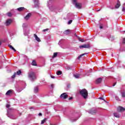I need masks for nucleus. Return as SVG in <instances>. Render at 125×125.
<instances>
[{
	"label": "nucleus",
	"mask_w": 125,
	"mask_h": 125,
	"mask_svg": "<svg viewBox=\"0 0 125 125\" xmlns=\"http://www.w3.org/2000/svg\"><path fill=\"white\" fill-rule=\"evenodd\" d=\"M96 112H97L96 108H93L88 111V113L89 114H91L92 115H94V114H96Z\"/></svg>",
	"instance_id": "10"
},
{
	"label": "nucleus",
	"mask_w": 125,
	"mask_h": 125,
	"mask_svg": "<svg viewBox=\"0 0 125 125\" xmlns=\"http://www.w3.org/2000/svg\"><path fill=\"white\" fill-rule=\"evenodd\" d=\"M117 84V82H115L112 85V86H115V85Z\"/></svg>",
	"instance_id": "50"
},
{
	"label": "nucleus",
	"mask_w": 125,
	"mask_h": 125,
	"mask_svg": "<svg viewBox=\"0 0 125 125\" xmlns=\"http://www.w3.org/2000/svg\"><path fill=\"white\" fill-rule=\"evenodd\" d=\"M7 16H8L9 17H11V16H12V14H11V13L9 12L7 14Z\"/></svg>",
	"instance_id": "34"
},
{
	"label": "nucleus",
	"mask_w": 125,
	"mask_h": 125,
	"mask_svg": "<svg viewBox=\"0 0 125 125\" xmlns=\"http://www.w3.org/2000/svg\"><path fill=\"white\" fill-rule=\"evenodd\" d=\"M8 46L9 47H10V48L12 49V50H14V51H16V50L15 49V48H14V47H13V46H12V45H9Z\"/></svg>",
	"instance_id": "29"
},
{
	"label": "nucleus",
	"mask_w": 125,
	"mask_h": 125,
	"mask_svg": "<svg viewBox=\"0 0 125 125\" xmlns=\"http://www.w3.org/2000/svg\"><path fill=\"white\" fill-rule=\"evenodd\" d=\"M31 65L32 66H37V62H36V61L33 60L31 63Z\"/></svg>",
	"instance_id": "24"
},
{
	"label": "nucleus",
	"mask_w": 125,
	"mask_h": 125,
	"mask_svg": "<svg viewBox=\"0 0 125 125\" xmlns=\"http://www.w3.org/2000/svg\"><path fill=\"white\" fill-rule=\"evenodd\" d=\"M12 113H13V109L8 108L7 113V117L12 120H16V119H17V116L13 115Z\"/></svg>",
	"instance_id": "1"
},
{
	"label": "nucleus",
	"mask_w": 125,
	"mask_h": 125,
	"mask_svg": "<svg viewBox=\"0 0 125 125\" xmlns=\"http://www.w3.org/2000/svg\"><path fill=\"white\" fill-rule=\"evenodd\" d=\"M24 88H25V87L23 88H21V89H19V87H17L16 89L17 90L19 91V92H20L21 91H22V90H23V89H24Z\"/></svg>",
	"instance_id": "27"
},
{
	"label": "nucleus",
	"mask_w": 125,
	"mask_h": 125,
	"mask_svg": "<svg viewBox=\"0 0 125 125\" xmlns=\"http://www.w3.org/2000/svg\"><path fill=\"white\" fill-rule=\"evenodd\" d=\"M39 92V87H34V93H37V92Z\"/></svg>",
	"instance_id": "25"
},
{
	"label": "nucleus",
	"mask_w": 125,
	"mask_h": 125,
	"mask_svg": "<svg viewBox=\"0 0 125 125\" xmlns=\"http://www.w3.org/2000/svg\"><path fill=\"white\" fill-rule=\"evenodd\" d=\"M28 78L31 82H35L37 80V75L36 73L34 72H30L28 73Z\"/></svg>",
	"instance_id": "3"
},
{
	"label": "nucleus",
	"mask_w": 125,
	"mask_h": 125,
	"mask_svg": "<svg viewBox=\"0 0 125 125\" xmlns=\"http://www.w3.org/2000/svg\"><path fill=\"white\" fill-rule=\"evenodd\" d=\"M46 119H44L43 120H42L41 121V125H43V124H44V123H45V121H46Z\"/></svg>",
	"instance_id": "33"
},
{
	"label": "nucleus",
	"mask_w": 125,
	"mask_h": 125,
	"mask_svg": "<svg viewBox=\"0 0 125 125\" xmlns=\"http://www.w3.org/2000/svg\"><path fill=\"white\" fill-rule=\"evenodd\" d=\"M42 82L44 84H45V83H46V82H45V81L44 80H43Z\"/></svg>",
	"instance_id": "54"
},
{
	"label": "nucleus",
	"mask_w": 125,
	"mask_h": 125,
	"mask_svg": "<svg viewBox=\"0 0 125 125\" xmlns=\"http://www.w3.org/2000/svg\"><path fill=\"white\" fill-rule=\"evenodd\" d=\"M16 73V75H18L19 76H20V75H21V74H22V71H21V70H19L18 71H17Z\"/></svg>",
	"instance_id": "23"
},
{
	"label": "nucleus",
	"mask_w": 125,
	"mask_h": 125,
	"mask_svg": "<svg viewBox=\"0 0 125 125\" xmlns=\"http://www.w3.org/2000/svg\"><path fill=\"white\" fill-rule=\"evenodd\" d=\"M28 25L26 23L22 24V28L23 30V34L24 36H28L29 35V31H27V26Z\"/></svg>",
	"instance_id": "5"
},
{
	"label": "nucleus",
	"mask_w": 125,
	"mask_h": 125,
	"mask_svg": "<svg viewBox=\"0 0 125 125\" xmlns=\"http://www.w3.org/2000/svg\"><path fill=\"white\" fill-rule=\"evenodd\" d=\"M32 16V14L31 13H28L25 17H24V19L25 20H29V18H30V17H31V16Z\"/></svg>",
	"instance_id": "17"
},
{
	"label": "nucleus",
	"mask_w": 125,
	"mask_h": 125,
	"mask_svg": "<svg viewBox=\"0 0 125 125\" xmlns=\"http://www.w3.org/2000/svg\"><path fill=\"white\" fill-rule=\"evenodd\" d=\"M63 41H64V40L62 39L61 41H59L58 44L60 45L61 44V43H62V42H63Z\"/></svg>",
	"instance_id": "36"
},
{
	"label": "nucleus",
	"mask_w": 125,
	"mask_h": 125,
	"mask_svg": "<svg viewBox=\"0 0 125 125\" xmlns=\"http://www.w3.org/2000/svg\"><path fill=\"white\" fill-rule=\"evenodd\" d=\"M113 115H114V117H116V118H120L121 117V115L117 112L114 113L113 114Z\"/></svg>",
	"instance_id": "21"
},
{
	"label": "nucleus",
	"mask_w": 125,
	"mask_h": 125,
	"mask_svg": "<svg viewBox=\"0 0 125 125\" xmlns=\"http://www.w3.org/2000/svg\"><path fill=\"white\" fill-rule=\"evenodd\" d=\"M71 69H72V66H71L70 65H67L66 66V69L67 70H71Z\"/></svg>",
	"instance_id": "32"
},
{
	"label": "nucleus",
	"mask_w": 125,
	"mask_h": 125,
	"mask_svg": "<svg viewBox=\"0 0 125 125\" xmlns=\"http://www.w3.org/2000/svg\"><path fill=\"white\" fill-rule=\"evenodd\" d=\"M75 37H77V38H78V37H79V36H78V35H77V34H75Z\"/></svg>",
	"instance_id": "59"
},
{
	"label": "nucleus",
	"mask_w": 125,
	"mask_h": 125,
	"mask_svg": "<svg viewBox=\"0 0 125 125\" xmlns=\"http://www.w3.org/2000/svg\"><path fill=\"white\" fill-rule=\"evenodd\" d=\"M80 94L84 99H86V98H87V96H88V93H87V90L85 89L81 90Z\"/></svg>",
	"instance_id": "4"
},
{
	"label": "nucleus",
	"mask_w": 125,
	"mask_h": 125,
	"mask_svg": "<svg viewBox=\"0 0 125 125\" xmlns=\"http://www.w3.org/2000/svg\"><path fill=\"white\" fill-rule=\"evenodd\" d=\"M73 99V97H71L69 98V100H72Z\"/></svg>",
	"instance_id": "52"
},
{
	"label": "nucleus",
	"mask_w": 125,
	"mask_h": 125,
	"mask_svg": "<svg viewBox=\"0 0 125 125\" xmlns=\"http://www.w3.org/2000/svg\"><path fill=\"white\" fill-rule=\"evenodd\" d=\"M109 8H110V9H115V8L111 7H109Z\"/></svg>",
	"instance_id": "55"
},
{
	"label": "nucleus",
	"mask_w": 125,
	"mask_h": 125,
	"mask_svg": "<svg viewBox=\"0 0 125 125\" xmlns=\"http://www.w3.org/2000/svg\"><path fill=\"white\" fill-rule=\"evenodd\" d=\"M54 0H49V1H48L47 6L49 7L50 10L53 11L54 12H56V13H57V10H58V9H56L52 7V6L51 5Z\"/></svg>",
	"instance_id": "2"
},
{
	"label": "nucleus",
	"mask_w": 125,
	"mask_h": 125,
	"mask_svg": "<svg viewBox=\"0 0 125 125\" xmlns=\"http://www.w3.org/2000/svg\"><path fill=\"white\" fill-rule=\"evenodd\" d=\"M57 54H58V53H57V52L54 53L53 58H55V57H57Z\"/></svg>",
	"instance_id": "30"
},
{
	"label": "nucleus",
	"mask_w": 125,
	"mask_h": 125,
	"mask_svg": "<svg viewBox=\"0 0 125 125\" xmlns=\"http://www.w3.org/2000/svg\"><path fill=\"white\" fill-rule=\"evenodd\" d=\"M116 100H118V101H120V99H119V97H116Z\"/></svg>",
	"instance_id": "48"
},
{
	"label": "nucleus",
	"mask_w": 125,
	"mask_h": 125,
	"mask_svg": "<svg viewBox=\"0 0 125 125\" xmlns=\"http://www.w3.org/2000/svg\"><path fill=\"white\" fill-rule=\"evenodd\" d=\"M16 73H15L12 76V79H14V78H15V77H16Z\"/></svg>",
	"instance_id": "35"
},
{
	"label": "nucleus",
	"mask_w": 125,
	"mask_h": 125,
	"mask_svg": "<svg viewBox=\"0 0 125 125\" xmlns=\"http://www.w3.org/2000/svg\"><path fill=\"white\" fill-rule=\"evenodd\" d=\"M117 3L115 6V8L118 9L120 6H121V2L120 1V0H117Z\"/></svg>",
	"instance_id": "13"
},
{
	"label": "nucleus",
	"mask_w": 125,
	"mask_h": 125,
	"mask_svg": "<svg viewBox=\"0 0 125 125\" xmlns=\"http://www.w3.org/2000/svg\"><path fill=\"white\" fill-rule=\"evenodd\" d=\"M34 102H35L36 103H40V102H41V101L38 100V101H35Z\"/></svg>",
	"instance_id": "49"
},
{
	"label": "nucleus",
	"mask_w": 125,
	"mask_h": 125,
	"mask_svg": "<svg viewBox=\"0 0 125 125\" xmlns=\"http://www.w3.org/2000/svg\"><path fill=\"white\" fill-rule=\"evenodd\" d=\"M38 116H39V117H42V113H39Z\"/></svg>",
	"instance_id": "44"
},
{
	"label": "nucleus",
	"mask_w": 125,
	"mask_h": 125,
	"mask_svg": "<svg viewBox=\"0 0 125 125\" xmlns=\"http://www.w3.org/2000/svg\"><path fill=\"white\" fill-rule=\"evenodd\" d=\"M24 9H25V8L24 7H21L18 8L17 9V10H18V11L21 12V11L24 10Z\"/></svg>",
	"instance_id": "22"
},
{
	"label": "nucleus",
	"mask_w": 125,
	"mask_h": 125,
	"mask_svg": "<svg viewBox=\"0 0 125 125\" xmlns=\"http://www.w3.org/2000/svg\"><path fill=\"white\" fill-rule=\"evenodd\" d=\"M0 45H1V42L0 41Z\"/></svg>",
	"instance_id": "62"
},
{
	"label": "nucleus",
	"mask_w": 125,
	"mask_h": 125,
	"mask_svg": "<svg viewBox=\"0 0 125 125\" xmlns=\"http://www.w3.org/2000/svg\"><path fill=\"white\" fill-rule=\"evenodd\" d=\"M6 108H9V107H10V105L8 104H7L6 105Z\"/></svg>",
	"instance_id": "42"
},
{
	"label": "nucleus",
	"mask_w": 125,
	"mask_h": 125,
	"mask_svg": "<svg viewBox=\"0 0 125 125\" xmlns=\"http://www.w3.org/2000/svg\"><path fill=\"white\" fill-rule=\"evenodd\" d=\"M51 78H52V79H55V77L53 76H51Z\"/></svg>",
	"instance_id": "53"
},
{
	"label": "nucleus",
	"mask_w": 125,
	"mask_h": 125,
	"mask_svg": "<svg viewBox=\"0 0 125 125\" xmlns=\"http://www.w3.org/2000/svg\"><path fill=\"white\" fill-rule=\"evenodd\" d=\"M71 120L72 122H76V121H77V120H78V118L74 119L73 120V119H71Z\"/></svg>",
	"instance_id": "41"
},
{
	"label": "nucleus",
	"mask_w": 125,
	"mask_h": 125,
	"mask_svg": "<svg viewBox=\"0 0 125 125\" xmlns=\"http://www.w3.org/2000/svg\"><path fill=\"white\" fill-rule=\"evenodd\" d=\"M34 5H32L33 8H39L40 7V2L39 0H33Z\"/></svg>",
	"instance_id": "7"
},
{
	"label": "nucleus",
	"mask_w": 125,
	"mask_h": 125,
	"mask_svg": "<svg viewBox=\"0 0 125 125\" xmlns=\"http://www.w3.org/2000/svg\"><path fill=\"white\" fill-rule=\"evenodd\" d=\"M60 98L61 99H67V98H68V95H67V93H63L60 96Z\"/></svg>",
	"instance_id": "9"
},
{
	"label": "nucleus",
	"mask_w": 125,
	"mask_h": 125,
	"mask_svg": "<svg viewBox=\"0 0 125 125\" xmlns=\"http://www.w3.org/2000/svg\"><path fill=\"white\" fill-rule=\"evenodd\" d=\"M1 124H2V120L0 118V125H1Z\"/></svg>",
	"instance_id": "47"
},
{
	"label": "nucleus",
	"mask_w": 125,
	"mask_h": 125,
	"mask_svg": "<svg viewBox=\"0 0 125 125\" xmlns=\"http://www.w3.org/2000/svg\"><path fill=\"white\" fill-rule=\"evenodd\" d=\"M13 93V90H9L6 93V95H10V94H12Z\"/></svg>",
	"instance_id": "16"
},
{
	"label": "nucleus",
	"mask_w": 125,
	"mask_h": 125,
	"mask_svg": "<svg viewBox=\"0 0 125 125\" xmlns=\"http://www.w3.org/2000/svg\"><path fill=\"white\" fill-rule=\"evenodd\" d=\"M11 23H12V20L10 19L7 20L5 23L6 26H9Z\"/></svg>",
	"instance_id": "11"
},
{
	"label": "nucleus",
	"mask_w": 125,
	"mask_h": 125,
	"mask_svg": "<svg viewBox=\"0 0 125 125\" xmlns=\"http://www.w3.org/2000/svg\"><path fill=\"white\" fill-rule=\"evenodd\" d=\"M51 87L52 88H53V87H54V84H52L51 85Z\"/></svg>",
	"instance_id": "46"
},
{
	"label": "nucleus",
	"mask_w": 125,
	"mask_h": 125,
	"mask_svg": "<svg viewBox=\"0 0 125 125\" xmlns=\"http://www.w3.org/2000/svg\"><path fill=\"white\" fill-rule=\"evenodd\" d=\"M78 40L80 41V42H83V39H81L80 37H78Z\"/></svg>",
	"instance_id": "40"
},
{
	"label": "nucleus",
	"mask_w": 125,
	"mask_h": 125,
	"mask_svg": "<svg viewBox=\"0 0 125 125\" xmlns=\"http://www.w3.org/2000/svg\"><path fill=\"white\" fill-rule=\"evenodd\" d=\"M73 76L75 79H81V74H73Z\"/></svg>",
	"instance_id": "15"
},
{
	"label": "nucleus",
	"mask_w": 125,
	"mask_h": 125,
	"mask_svg": "<svg viewBox=\"0 0 125 125\" xmlns=\"http://www.w3.org/2000/svg\"><path fill=\"white\" fill-rule=\"evenodd\" d=\"M86 76H88V73H86Z\"/></svg>",
	"instance_id": "63"
},
{
	"label": "nucleus",
	"mask_w": 125,
	"mask_h": 125,
	"mask_svg": "<svg viewBox=\"0 0 125 125\" xmlns=\"http://www.w3.org/2000/svg\"><path fill=\"white\" fill-rule=\"evenodd\" d=\"M125 110V108L123 106H119L117 108V112H124Z\"/></svg>",
	"instance_id": "12"
},
{
	"label": "nucleus",
	"mask_w": 125,
	"mask_h": 125,
	"mask_svg": "<svg viewBox=\"0 0 125 125\" xmlns=\"http://www.w3.org/2000/svg\"><path fill=\"white\" fill-rule=\"evenodd\" d=\"M73 17H74L73 14L70 13L67 14V18L68 19H72V18H73Z\"/></svg>",
	"instance_id": "14"
},
{
	"label": "nucleus",
	"mask_w": 125,
	"mask_h": 125,
	"mask_svg": "<svg viewBox=\"0 0 125 125\" xmlns=\"http://www.w3.org/2000/svg\"><path fill=\"white\" fill-rule=\"evenodd\" d=\"M123 68H124V69H125V65H123Z\"/></svg>",
	"instance_id": "64"
},
{
	"label": "nucleus",
	"mask_w": 125,
	"mask_h": 125,
	"mask_svg": "<svg viewBox=\"0 0 125 125\" xmlns=\"http://www.w3.org/2000/svg\"><path fill=\"white\" fill-rule=\"evenodd\" d=\"M30 109H34V107H30Z\"/></svg>",
	"instance_id": "60"
},
{
	"label": "nucleus",
	"mask_w": 125,
	"mask_h": 125,
	"mask_svg": "<svg viewBox=\"0 0 125 125\" xmlns=\"http://www.w3.org/2000/svg\"><path fill=\"white\" fill-rule=\"evenodd\" d=\"M120 63H121V61H118V64H120Z\"/></svg>",
	"instance_id": "61"
},
{
	"label": "nucleus",
	"mask_w": 125,
	"mask_h": 125,
	"mask_svg": "<svg viewBox=\"0 0 125 125\" xmlns=\"http://www.w3.org/2000/svg\"><path fill=\"white\" fill-rule=\"evenodd\" d=\"M101 82H102V79L101 78H99L96 80V83H101Z\"/></svg>",
	"instance_id": "18"
},
{
	"label": "nucleus",
	"mask_w": 125,
	"mask_h": 125,
	"mask_svg": "<svg viewBox=\"0 0 125 125\" xmlns=\"http://www.w3.org/2000/svg\"><path fill=\"white\" fill-rule=\"evenodd\" d=\"M62 74V72L60 71H58L57 72V75L58 76H60V75Z\"/></svg>",
	"instance_id": "31"
},
{
	"label": "nucleus",
	"mask_w": 125,
	"mask_h": 125,
	"mask_svg": "<svg viewBox=\"0 0 125 125\" xmlns=\"http://www.w3.org/2000/svg\"><path fill=\"white\" fill-rule=\"evenodd\" d=\"M123 43H125V38L123 39Z\"/></svg>",
	"instance_id": "51"
},
{
	"label": "nucleus",
	"mask_w": 125,
	"mask_h": 125,
	"mask_svg": "<svg viewBox=\"0 0 125 125\" xmlns=\"http://www.w3.org/2000/svg\"><path fill=\"white\" fill-rule=\"evenodd\" d=\"M122 97H124V98L125 97V92L122 93Z\"/></svg>",
	"instance_id": "38"
},
{
	"label": "nucleus",
	"mask_w": 125,
	"mask_h": 125,
	"mask_svg": "<svg viewBox=\"0 0 125 125\" xmlns=\"http://www.w3.org/2000/svg\"><path fill=\"white\" fill-rule=\"evenodd\" d=\"M47 31H48V28H46L45 29H43L42 30V32H47Z\"/></svg>",
	"instance_id": "39"
},
{
	"label": "nucleus",
	"mask_w": 125,
	"mask_h": 125,
	"mask_svg": "<svg viewBox=\"0 0 125 125\" xmlns=\"http://www.w3.org/2000/svg\"><path fill=\"white\" fill-rule=\"evenodd\" d=\"M99 99H101V100H104V101L106 102V101H105V100H104L103 97H100Z\"/></svg>",
	"instance_id": "43"
},
{
	"label": "nucleus",
	"mask_w": 125,
	"mask_h": 125,
	"mask_svg": "<svg viewBox=\"0 0 125 125\" xmlns=\"http://www.w3.org/2000/svg\"><path fill=\"white\" fill-rule=\"evenodd\" d=\"M34 36L35 38V40L37 42H41V39H40V38L38 37V36L36 34H34Z\"/></svg>",
	"instance_id": "20"
},
{
	"label": "nucleus",
	"mask_w": 125,
	"mask_h": 125,
	"mask_svg": "<svg viewBox=\"0 0 125 125\" xmlns=\"http://www.w3.org/2000/svg\"><path fill=\"white\" fill-rule=\"evenodd\" d=\"M122 11H123V12H125V7H123V9H122Z\"/></svg>",
	"instance_id": "45"
},
{
	"label": "nucleus",
	"mask_w": 125,
	"mask_h": 125,
	"mask_svg": "<svg viewBox=\"0 0 125 125\" xmlns=\"http://www.w3.org/2000/svg\"><path fill=\"white\" fill-rule=\"evenodd\" d=\"M100 29H103V26H100Z\"/></svg>",
	"instance_id": "56"
},
{
	"label": "nucleus",
	"mask_w": 125,
	"mask_h": 125,
	"mask_svg": "<svg viewBox=\"0 0 125 125\" xmlns=\"http://www.w3.org/2000/svg\"><path fill=\"white\" fill-rule=\"evenodd\" d=\"M85 54H87V53H83V54H82L80 55L78 57V59H81V58H82V57H83V55H85Z\"/></svg>",
	"instance_id": "28"
},
{
	"label": "nucleus",
	"mask_w": 125,
	"mask_h": 125,
	"mask_svg": "<svg viewBox=\"0 0 125 125\" xmlns=\"http://www.w3.org/2000/svg\"><path fill=\"white\" fill-rule=\"evenodd\" d=\"M91 48V46H90V43H88L87 44H84L82 45H80L79 46V48L82 49V48H88L89 49V48Z\"/></svg>",
	"instance_id": "8"
},
{
	"label": "nucleus",
	"mask_w": 125,
	"mask_h": 125,
	"mask_svg": "<svg viewBox=\"0 0 125 125\" xmlns=\"http://www.w3.org/2000/svg\"><path fill=\"white\" fill-rule=\"evenodd\" d=\"M91 72H92V69H90V70H89V73H91Z\"/></svg>",
	"instance_id": "58"
},
{
	"label": "nucleus",
	"mask_w": 125,
	"mask_h": 125,
	"mask_svg": "<svg viewBox=\"0 0 125 125\" xmlns=\"http://www.w3.org/2000/svg\"><path fill=\"white\" fill-rule=\"evenodd\" d=\"M109 41H111V42H113V41H114V40H115V38H114V36H110L109 38H108Z\"/></svg>",
	"instance_id": "26"
},
{
	"label": "nucleus",
	"mask_w": 125,
	"mask_h": 125,
	"mask_svg": "<svg viewBox=\"0 0 125 125\" xmlns=\"http://www.w3.org/2000/svg\"><path fill=\"white\" fill-rule=\"evenodd\" d=\"M72 22H73V20H69L68 22V25L72 24Z\"/></svg>",
	"instance_id": "37"
},
{
	"label": "nucleus",
	"mask_w": 125,
	"mask_h": 125,
	"mask_svg": "<svg viewBox=\"0 0 125 125\" xmlns=\"http://www.w3.org/2000/svg\"><path fill=\"white\" fill-rule=\"evenodd\" d=\"M70 33L71 30L69 29H67L64 31L63 34H64V35H70Z\"/></svg>",
	"instance_id": "19"
},
{
	"label": "nucleus",
	"mask_w": 125,
	"mask_h": 125,
	"mask_svg": "<svg viewBox=\"0 0 125 125\" xmlns=\"http://www.w3.org/2000/svg\"><path fill=\"white\" fill-rule=\"evenodd\" d=\"M73 3L75 5V7L78 9L82 8V3L77 2V0H73Z\"/></svg>",
	"instance_id": "6"
},
{
	"label": "nucleus",
	"mask_w": 125,
	"mask_h": 125,
	"mask_svg": "<svg viewBox=\"0 0 125 125\" xmlns=\"http://www.w3.org/2000/svg\"><path fill=\"white\" fill-rule=\"evenodd\" d=\"M23 84H24V85H26V83L25 82H22Z\"/></svg>",
	"instance_id": "57"
}]
</instances>
